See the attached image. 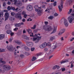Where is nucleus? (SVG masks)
<instances>
[{"instance_id":"45","label":"nucleus","mask_w":74,"mask_h":74,"mask_svg":"<svg viewBox=\"0 0 74 74\" xmlns=\"http://www.w3.org/2000/svg\"><path fill=\"white\" fill-rule=\"evenodd\" d=\"M13 40V39L12 38H11L10 39H9V41L10 42H12V40Z\"/></svg>"},{"instance_id":"39","label":"nucleus","mask_w":74,"mask_h":74,"mask_svg":"<svg viewBox=\"0 0 74 74\" xmlns=\"http://www.w3.org/2000/svg\"><path fill=\"white\" fill-rule=\"evenodd\" d=\"M24 15L23 17L25 18H26V17H27V16H28V15L26 14H24V15Z\"/></svg>"},{"instance_id":"31","label":"nucleus","mask_w":74,"mask_h":74,"mask_svg":"<svg viewBox=\"0 0 74 74\" xmlns=\"http://www.w3.org/2000/svg\"><path fill=\"white\" fill-rule=\"evenodd\" d=\"M66 62H69L68 60L67 61H62L60 62L61 64H62V63H65Z\"/></svg>"},{"instance_id":"1","label":"nucleus","mask_w":74,"mask_h":74,"mask_svg":"<svg viewBox=\"0 0 74 74\" xmlns=\"http://www.w3.org/2000/svg\"><path fill=\"white\" fill-rule=\"evenodd\" d=\"M18 0H14V4L15 5H16L17 7H20L22 6V3L21 1H18Z\"/></svg>"},{"instance_id":"64","label":"nucleus","mask_w":74,"mask_h":74,"mask_svg":"<svg viewBox=\"0 0 74 74\" xmlns=\"http://www.w3.org/2000/svg\"><path fill=\"white\" fill-rule=\"evenodd\" d=\"M3 58H0V63L1 62L3 61Z\"/></svg>"},{"instance_id":"48","label":"nucleus","mask_w":74,"mask_h":74,"mask_svg":"<svg viewBox=\"0 0 74 74\" xmlns=\"http://www.w3.org/2000/svg\"><path fill=\"white\" fill-rule=\"evenodd\" d=\"M51 45V43L49 42L47 43V46H49Z\"/></svg>"},{"instance_id":"41","label":"nucleus","mask_w":74,"mask_h":74,"mask_svg":"<svg viewBox=\"0 0 74 74\" xmlns=\"http://www.w3.org/2000/svg\"><path fill=\"white\" fill-rule=\"evenodd\" d=\"M74 1V0H69V3H73V2Z\"/></svg>"},{"instance_id":"2","label":"nucleus","mask_w":74,"mask_h":74,"mask_svg":"<svg viewBox=\"0 0 74 74\" xmlns=\"http://www.w3.org/2000/svg\"><path fill=\"white\" fill-rule=\"evenodd\" d=\"M64 0H60L61 4L60 6L59 5L58 6V8L59 9V10L60 12H61L62 11V8H63V3Z\"/></svg>"},{"instance_id":"42","label":"nucleus","mask_w":74,"mask_h":74,"mask_svg":"<svg viewBox=\"0 0 74 74\" xmlns=\"http://www.w3.org/2000/svg\"><path fill=\"white\" fill-rule=\"evenodd\" d=\"M32 21V19H31V18H29L28 19H27V21Z\"/></svg>"},{"instance_id":"8","label":"nucleus","mask_w":74,"mask_h":74,"mask_svg":"<svg viewBox=\"0 0 74 74\" xmlns=\"http://www.w3.org/2000/svg\"><path fill=\"white\" fill-rule=\"evenodd\" d=\"M5 16V21H7L8 19V18H9V13L8 12H6L4 14Z\"/></svg>"},{"instance_id":"60","label":"nucleus","mask_w":74,"mask_h":74,"mask_svg":"<svg viewBox=\"0 0 74 74\" xmlns=\"http://www.w3.org/2000/svg\"><path fill=\"white\" fill-rule=\"evenodd\" d=\"M53 56H49V60L51 58H52V57Z\"/></svg>"},{"instance_id":"18","label":"nucleus","mask_w":74,"mask_h":74,"mask_svg":"<svg viewBox=\"0 0 74 74\" xmlns=\"http://www.w3.org/2000/svg\"><path fill=\"white\" fill-rule=\"evenodd\" d=\"M27 45L29 47H33V43L32 42H29L27 44Z\"/></svg>"},{"instance_id":"13","label":"nucleus","mask_w":74,"mask_h":74,"mask_svg":"<svg viewBox=\"0 0 74 74\" xmlns=\"http://www.w3.org/2000/svg\"><path fill=\"white\" fill-rule=\"evenodd\" d=\"M71 16H69L68 19H69V23H72V22H73V20H74V17H73L71 18Z\"/></svg>"},{"instance_id":"58","label":"nucleus","mask_w":74,"mask_h":74,"mask_svg":"<svg viewBox=\"0 0 74 74\" xmlns=\"http://www.w3.org/2000/svg\"><path fill=\"white\" fill-rule=\"evenodd\" d=\"M60 45H61V44H60V43H59L58 44H57V46H58V47H59V46H60Z\"/></svg>"},{"instance_id":"21","label":"nucleus","mask_w":74,"mask_h":74,"mask_svg":"<svg viewBox=\"0 0 74 74\" xmlns=\"http://www.w3.org/2000/svg\"><path fill=\"white\" fill-rule=\"evenodd\" d=\"M57 47V44H54V45L52 47V48L53 49H55Z\"/></svg>"},{"instance_id":"9","label":"nucleus","mask_w":74,"mask_h":74,"mask_svg":"<svg viewBox=\"0 0 74 74\" xmlns=\"http://www.w3.org/2000/svg\"><path fill=\"white\" fill-rule=\"evenodd\" d=\"M33 9V7L30 5H28L27 7V10L29 11H32Z\"/></svg>"},{"instance_id":"37","label":"nucleus","mask_w":74,"mask_h":74,"mask_svg":"<svg viewBox=\"0 0 74 74\" xmlns=\"http://www.w3.org/2000/svg\"><path fill=\"white\" fill-rule=\"evenodd\" d=\"M4 15V13L3 12H1L0 13V18L1 17V16H3V15Z\"/></svg>"},{"instance_id":"55","label":"nucleus","mask_w":74,"mask_h":74,"mask_svg":"<svg viewBox=\"0 0 74 74\" xmlns=\"http://www.w3.org/2000/svg\"><path fill=\"white\" fill-rule=\"evenodd\" d=\"M56 68L57 69H59V68H60L59 66H58L57 65H56Z\"/></svg>"},{"instance_id":"63","label":"nucleus","mask_w":74,"mask_h":74,"mask_svg":"<svg viewBox=\"0 0 74 74\" xmlns=\"http://www.w3.org/2000/svg\"><path fill=\"white\" fill-rule=\"evenodd\" d=\"M10 74H14V71H11L10 72Z\"/></svg>"},{"instance_id":"28","label":"nucleus","mask_w":74,"mask_h":74,"mask_svg":"<svg viewBox=\"0 0 74 74\" xmlns=\"http://www.w3.org/2000/svg\"><path fill=\"white\" fill-rule=\"evenodd\" d=\"M5 52V49H0V52Z\"/></svg>"},{"instance_id":"62","label":"nucleus","mask_w":74,"mask_h":74,"mask_svg":"<svg viewBox=\"0 0 74 74\" xmlns=\"http://www.w3.org/2000/svg\"><path fill=\"white\" fill-rule=\"evenodd\" d=\"M20 56L21 58H24V55L23 54H21L20 55Z\"/></svg>"},{"instance_id":"32","label":"nucleus","mask_w":74,"mask_h":74,"mask_svg":"<svg viewBox=\"0 0 74 74\" xmlns=\"http://www.w3.org/2000/svg\"><path fill=\"white\" fill-rule=\"evenodd\" d=\"M61 32H62V33H64L65 32V29H62L61 31Z\"/></svg>"},{"instance_id":"38","label":"nucleus","mask_w":74,"mask_h":74,"mask_svg":"<svg viewBox=\"0 0 74 74\" xmlns=\"http://www.w3.org/2000/svg\"><path fill=\"white\" fill-rule=\"evenodd\" d=\"M35 49V48L34 47H31V51H34Z\"/></svg>"},{"instance_id":"6","label":"nucleus","mask_w":74,"mask_h":74,"mask_svg":"<svg viewBox=\"0 0 74 74\" xmlns=\"http://www.w3.org/2000/svg\"><path fill=\"white\" fill-rule=\"evenodd\" d=\"M36 11L37 12L39 16H41V7H39L38 9H35Z\"/></svg>"},{"instance_id":"14","label":"nucleus","mask_w":74,"mask_h":74,"mask_svg":"<svg viewBox=\"0 0 74 74\" xmlns=\"http://www.w3.org/2000/svg\"><path fill=\"white\" fill-rule=\"evenodd\" d=\"M47 47V43L45 42L42 44L40 46L41 48H44Z\"/></svg>"},{"instance_id":"36","label":"nucleus","mask_w":74,"mask_h":74,"mask_svg":"<svg viewBox=\"0 0 74 74\" xmlns=\"http://www.w3.org/2000/svg\"><path fill=\"white\" fill-rule=\"evenodd\" d=\"M72 9H70L69 10V12H68V14H70L71 12L72 11Z\"/></svg>"},{"instance_id":"27","label":"nucleus","mask_w":74,"mask_h":74,"mask_svg":"<svg viewBox=\"0 0 74 74\" xmlns=\"http://www.w3.org/2000/svg\"><path fill=\"white\" fill-rule=\"evenodd\" d=\"M24 49H25L26 51H29V48L28 47H24Z\"/></svg>"},{"instance_id":"61","label":"nucleus","mask_w":74,"mask_h":74,"mask_svg":"<svg viewBox=\"0 0 74 74\" xmlns=\"http://www.w3.org/2000/svg\"><path fill=\"white\" fill-rule=\"evenodd\" d=\"M1 63H3V64H5L6 62H5V61H2L1 62Z\"/></svg>"},{"instance_id":"57","label":"nucleus","mask_w":74,"mask_h":74,"mask_svg":"<svg viewBox=\"0 0 74 74\" xmlns=\"http://www.w3.org/2000/svg\"><path fill=\"white\" fill-rule=\"evenodd\" d=\"M18 28H15L14 29V31H16L17 30H18ZM17 29V30H16Z\"/></svg>"},{"instance_id":"54","label":"nucleus","mask_w":74,"mask_h":74,"mask_svg":"<svg viewBox=\"0 0 74 74\" xmlns=\"http://www.w3.org/2000/svg\"><path fill=\"white\" fill-rule=\"evenodd\" d=\"M22 15H25L26 14V12H25V11H23L22 12Z\"/></svg>"},{"instance_id":"33","label":"nucleus","mask_w":74,"mask_h":74,"mask_svg":"<svg viewBox=\"0 0 74 74\" xmlns=\"http://www.w3.org/2000/svg\"><path fill=\"white\" fill-rule=\"evenodd\" d=\"M36 59V57H33L32 58V61H34Z\"/></svg>"},{"instance_id":"44","label":"nucleus","mask_w":74,"mask_h":74,"mask_svg":"<svg viewBox=\"0 0 74 74\" xmlns=\"http://www.w3.org/2000/svg\"><path fill=\"white\" fill-rule=\"evenodd\" d=\"M53 52V51L52 50H51L49 51V53H52Z\"/></svg>"},{"instance_id":"15","label":"nucleus","mask_w":74,"mask_h":74,"mask_svg":"<svg viewBox=\"0 0 74 74\" xmlns=\"http://www.w3.org/2000/svg\"><path fill=\"white\" fill-rule=\"evenodd\" d=\"M52 6L51 5L49 6V7L47 8L48 13H50V10H52Z\"/></svg>"},{"instance_id":"23","label":"nucleus","mask_w":74,"mask_h":74,"mask_svg":"<svg viewBox=\"0 0 74 74\" xmlns=\"http://www.w3.org/2000/svg\"><path fill=\"white\" fill-rule=\"evenodd\" d=\"M27 31L28 34H31V33H32V30L30 29H28L27 30Z\"/></svg>"},{"instance_id":"10","label":"nucleus","mask_w":74,"mask_h":74,"mask_svg":"<svg viewBox=\"0 0 74 74\" xmlns=\"http://www.w3.org/2000/svg\"><path fill=\"white\" fill-rule=\"evenodd\" d=\"M57 24H55L54 26V28L53 29V31L50 33V34H53V33H55L56 32V28H57Z\"/></svg>"},{"instance_id":"3","label":"nucleus","mask_w":74,"mask_h":74,"mask_svg":"<svg viewBox=\"0 0 74 74\" xmlns=\"http://www.w3.org/2000/svg\"><path fill=\"white\" fill-rule=\"evenodd\" d=\"M42 28L45 30H47V31H49V32H50L52 30V27L51 26H47L44 25L42 27Z\"/></svg>"},{"instance_id":"47","label":"nucleus","mask_w":74,"mask_h":74,"mask_svg":"<svg viewBox=\"0 0 74 74\" xmlns=\"http://www.w3.org/2000/svg\"><path fill=\"white\" fill-rule=\"evenodd\" d=\"M62 34H63V33L61 32V31H60L59 33H58V35H59V36H60V35H62Z\"/></svg>"},{"instance_id":"7","label":"nucleus","mask_w":74,"mask_h":74,"mask_svg":"<svg viewBox=\"0 0 74 74\" xmlns=\"http://www.w3.org/2000/svg\"><path fill=\"white\" fill-rule=\"evenodd\" d=\"M62 21H64V24L65 26L66 27H68V26H69V23H68V22H67V20L64 18H63L62 19Z\"/></svg>"},{"instance_id":"40","label":"nucleus","mask_w":74,"mask_h":74,"mask_svg":"<svg viewBox=\"0 0 74 74\" xmlns=\"http://www.w3.org/2000/svg\"><path fill=\"white\" fill-rule=\"evenodd\" d=\"M53 6H56V2L55 1L54 2Z\"/></svg>"},{"instance_id":"17","label":"nucleus","mask_w":74,"mask_h":74,"mask_svg":"<svg viewBox=\"0 0 74 74\" xmlns=\"http://www.w3.org/2000/svg\"><path fill=\"white\" fill-rule=\"evenodd\" d=\"M5 36L4 34H1L0 35V40H3V38H5Z\"/></svg>"},{"instance_id":"51","label":"nucleus","mask_w":74,"mask_h":74,"mask_svg":"<svg viewBox=\"0 0 74 74\" xmlns=\"http://www.w3.org/2000/svg\"><path fill=\"white\" fill-rule=\"evenodd\" d=\"M62 71H64L66 70V69L64 68H62Z\"/></svg>"},{"instance_id":"50","label":"nucleus","mask_w":74,"mask_h":74,"mask_svg":"<svg viewBox=\"0 0 74 74\" xmlns=\"http://www.w3.org/2000/svg\"><path fill=\"white\" fill-rule=\"evenodd\" d=\"M56 65L55 66H54L53 67V70H55V69H56Z\"/></svg>"},{"instance_id":"29","label":"nucleus","mask_w":74,"mask_h":74,"mask_svg":"<svg viewBox=\"0 0 74 74\" xmlns=\"http://www.w3.org/2000/svg\"><path fill=\"white\" fill-rule=\"evenodd\" d=\"M36 27V25H34L33 27H31V29H35Z\"/></svg>"},{"instance_id":"25","label":"nucleus","mask_w":74,"mask_h":74,"mask_svg":"<svg viewBox=\"0 0 74 74\" xmlns=\"http://www.w3.org/2000/svg\"><path fill=\"white\" fill-rule=\"evenodd\" d=\"M15 42L17 44H18V45H21V44H22V43L20 41H17L16 40H15Z\"/></svg>"},{"instance_id":"22","label":"nucleus","mask_w":74,"mask_h":74,"mask_svg":"<svg viewBox=\"0 0 74 74\" xmlns=\"http://www.w3.org/2000/svg\"><path fill=\"white\" fill-rule=\"evenodd\" d=\"M11 32H12V31L10 29H9L6 31V33L8 34H10Z\"/></svg>"},{"instance_id":"56","label":"nucleus","mask_w":74,"mask_h":74,"mask_svg":"<svg viewBox=\"0 0 74 74\" xmlns=\"http://www.w3.org/2000/svg\"><path fill=\"white\" fill-rule=\"evenodd\" d=\"M30 37H34V35H33V33H32L30 35Z\"/></svg>"},{"instance_id":"52","label":"nucleus","mask_w":74,"mask_h":74,"mask_svg":"<svg viewBox=\"0 0 74 74\" xmlns=\"http://www.w3.org/2000/svg\"><path fill=\"white\" fill-rule=\"evenodd\" d=\"M38 6L37 5H35L34 6V8H35V9H36V8H38Z\"/></svg>"},{"instance_id":"49","label":"nucleus","mask_w":74,"mask_h":74,"mask_svg":"<svg viewBox=\"0 0 74 74\" xmlns=\"http://www.w3.org/2000/svg\"><path fill=\"white\" fill-rule=\"evenodd\" d=\"M6 5V3L5 2H4L3 3V7H5Z\"/></svg>"},{"instance_id":"20","label":"nucleus","mask_w":74,"mask_h":74,"mask_svg":"<svg viewBox=\"0 0 74 74\" xmlns=\"http://www.w3.org/2000/svg\"><path fill=\"white\" fill-rule=\"evenodd\" d=\"M21 26V23H18V24H16L15 25V27H20Z\"/></svg>"},{"instance_id":"43","label":"nucleus","mask_w":74,"mask_h":74,"mask_svg":"<svg viewBox=\"0 0 74 74\" xmlns=\"http://www.w3.org/2000/svg\"><path fill=\"white\" fill-rule=\"evenodd\" d=\"M54 16H58V14L57 13H56L54 14Z\"/></svg>"},{"instance_id":"59","label":"nucleus","mask_w":74,"mask_h":74,"mask_svg":"<svg viewBox=\"0 0 74 74\" xmlns=\"http://www.w3.org/2000/svg\"><path fill=\"white\" fill-rule=\"evenodd\" d=\"M74 67V65L73 64H71V68H72Z\"/></svg>"},{"instance_id":"35","label":"nucleus","mask_w":74,"mask_h":74,"mask_svg":"<svg viewBox=\"0 0 74 74\" xmlns=\"http://www.w3.org/2000/svg\"><path fill=\"white\" fill-rule=\"evenodd\" d=\"M42 53H38L36 55L37 56H40V55H42Z\"/></svg>"},{"instance_id":"24","label":"nucleus","mask_w":74,"mask_h":74,"mask_svg":"<svg viewBox=\"0 0 74 74\" xmlns=\"http://www.w3.org/2000/svg\"><path fill=\"white\" fill-rule=\"evenodd\" d=\"M55 36H51L50 38V40L51 41H53V40L55 39Z\"/></svg>"},{"instance_id":"4","label":"nucleus","mask_w":74,"mask_h":74,"mask_svg":"<svg viewBox=\"0 0 74 74\" xmlns=\"http://www.w3.org/2000/svg\"><path fill=\"white\" fill-rule=\"evenodd\" d=\"M3 69L5 71H9L11 69V67L8 65H5L3 66Z\"/></svg>"},{"instance_id":"30","label":"nucleus","mask_w":74,"mask_h":74,"mask_svg":"<svg viewBox=\"0 0 74 74\" xmlns=\"http://www.w3.org/2000/svg\"><path fill=\"white\" fill-rule=\"evenodd\" d=\"M53 18V16H50L48 17V19H51V20H52Z\"/></svg>"},{"instance_id":"11","label":"nucleus","mask_w":74,"mask_h":74,"mask_svg":"<svg viewBox=\"0 0 74 74\" xmlns=\"http://www.w3.org/2000/svg\"><path fill=\"white\" fill-rule=\"evenodd\" d=\"M11 10H13V11H16L17 12L21 10V9H19L18 8H17L16 9H15L14 7H11Z\"/></svg>"},{"instance_id":"34","label":"nucleus","mask_w":74,"mask_h":74,"mask_svg":"<svg viewBox=\"0 0 74 74\" xmlns=\"http://www.w3.org/2000/svg\"><path fill=\"white\" fill-rule=\"evenodd\" d=\"M11 14L12 16H14V15H15V13L14 12H11Z\"/></svg>"},{"instance_id":"16","label":"nucleus","mask_w":74,"mask_h":74,"mask_svg":"<svg viewBox=\"0 0 74 74\" xmlns=\"http://www.w3.org/2000/svg\"><path fill=\"white\" fill-rule=\"evenodd\" d=\"M23 37L24 39L26 40H29V38L25 35H23Z\"/></svg>"},{"instance_id":"12","label":"nucleus","mask_w":74,"mask_h":74,"mask_svg":"<svg viewBox=\"0 0 74 74\" xmlns=\"http://www.w3.org/2000/svg\"><path fill=\"white\" fill-rule=\"evenodd\" d=\"M16 18L19 19L20 20H21L22 18V17L21 16V15L19 14H17L16 16Z\"/></svg>"},{"instance_id":"46","label":"nucleus","mask_w":74,"mask_h":74,"mask_svg":"<svg viewBox=\"0 0 74 74\" xmlns=\"http://www.w3.org/2000/svg\"><path fill=\"white\" fill-rule=\"evenodd\" d=\"M7 9L8 11H10V10H11V7H10V6H8V7Z\"/></svg>"},{"instance_id":"26","label":"nucleus","mask_w":74,"mask_h":74,"mask_svg":"<svg viewBox=\"0 0 74 74\" xmlns=\"http://www.w3.org/2000/svg\"><path fill=\"white\" fill-rule=\"evenodd\" d=\"M10 25H6L5 29L7 30L8 29H10Z\"/></svg>"},{"instance_id":"53","label":"nucleus","mask_w":74,"mask_h":74,"mask_svg":"<svg viewBox=\"0 0 74 74\" xmlns=\"http://www.w3.org/2000/svg\"><path fill=\"white\" fill-rule=\"evenodd\" d=\"M10 34L11 35V36H12L14 34V33L12 32H12Z\"/></svg>"},{"instance_id":"5","label":"nucleus","mask_w":74,"mask_h":74,"mask_svg":"<svg viewBox=\"0 0 74 74\" xmlns=\"http://www.w3.org/2000/svg\"><path fill=\"white\" fill-rule=\"evenodd\" d=\"M41 37L38 36L36 38H33V40L34 41H35L36 43H38L39 42V40H41Z\"/></svg>"},{"instance_id":"19","label":"nucleus","mask_w":74,"mask_h":74,"mask_svg":"<svg viewBox=\"0 0 74 74\" xmlns=\"http://www.w3.org/2000/svg\"><path fill=\"white\" fill-rule=\"evenodd\" d=\"M12 46L10 45L8 47V49L9 51H12Z\"/></svg>"}]
</instances>
